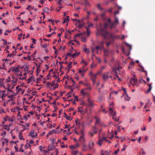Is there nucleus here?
Masks as SVG:
<instances>
[{
  "label": "nucleus",
  "instance_id": "423d86ee",
  "mask_svg": "<svg viewBox=\"0 0 155 155\" xmlns=\"http://www.w3.org/2000/svg\"><path fill=\"white\" fill-rule=\"evenodd\" d=\"M94 118L96 119V122L95 123V125L97 124H98L99 125H101V120L99 118H98L97 117V116H95L94 117Z\"/></svg>",
  "mask_w": 155,
  "mask_h": 155
},
{
  "label": "nucleus",
  "instance_id": "9d476101",
  "mask_svg": "<svg viewBox=\"0 0 155 155\" xmlns=\"http://www.w3.org/2000/svg\"><path fill=\"white\" fill-rule=\"evenodd\" d=\"M30 136L31 137H33L37 136V133H36L35 135H34V131L31 130L30 132Z\"/></svg>",
  "mask_w": 155,
  "mask_h": 155
},
{
  "label": "nucleus",
  "instance_id": "0eeeda50",
  "mask_svg": "<svg viewBox=\"0 0 155 155\" xmlns=\"http://www.w3.org/2000/svg\"><path fill=\"white\" fill-rule=\"evenodd\" d=\"M67 18H64V21L62 22L63 24L65 23L66 22H67V25H68V22L69 21L70 19H69V16H67Z\"/></svg>",
  "mask_w": 155,
  "mask_h": 155
},
{
  "label": "nucleus",
  "instance_id": "72a5a7b5",
  "mask_svg": "<svg viewBox=\"0 0 155 155\" xmlns=\"http://www.w3.org/2000/svg\"><path fill=\"white\" fill-rule=\"evenodd\" d=\"M17 80L16 79V80H13L12 81L13 84H14V85L16 84V82L17 81Z\"/></svg>",
  "mask_w": 155,
  "mask_h": 155
},
{
  "label": "nucleus",
  "instance_id": "ddd939ff",
  "mask_svg": "<svg viewBox=\"0 0 155 155\" xmlns=\"http://www.w3.org/2000/svg\"><path fill=\"white\" fill-rule=\"evenodd\" d=\"M103 141L101 139V138H100L98 141L97 142V143L100 146H101L103 144Z\"/></svg>",
  "mask_w": 155,
  "mask_h": 155
},
{
  "label": "nucleus",
  "instance_id": "4be33fe9",
  "mask_svg": "<svg viewBox=\"0 0 155 155\" xmlns=\"http://www.w3.org/2000/svg\"><path fill=\"white\" fill-rule=\"evenodd\" d=\"M95 49L97 51H99V50H101L102 49V48H101V47H100V46L99 45H98V46H96L95 47Z\"/></svg>",
  "mask_w": 155,
  "mask_h": 155
},
{
  "label": "nucleus",
  "instance_id": "f257e3e1",
  "mask_svg": "<svg viewBox=\"0 0 155 155\" xmlns=\"http://www.w3.org/2000/svg\"><path fill=\"white\" fill-rule=\"evenodd\" d=\"M97 35H102L104 39H108L114 41L115 39V36L112 33H109L105 29L101 28L97 29L96 32Z\"/></svg>",
  "mask_w": 155,
  "mask_h": 155
},
{
  "label": "nucleus",
  "instance_id": "79ce46f5",
  "mask_svg": "<svg viewBox=\"0 0 155 155\" xmlns=\"http://www.w3.org/2000/svg\"><path fill=\"white\" fill-rule=\"evenodd\" d=\"M2 40L4 41V45H6L7 43V41L5 40V39H3Z\"/></svg>",
  "mask_w": 155,
  "mask_h": 155
},
{
  "label": "nucleus",
  "instance_id": "f704fd0d",
  "mask_svg": "<svg viewBox=\"0 0 155 155\" xmlns=\"http://www.w3.org/2000/svg\"><path fill=\"white\" fill-rule=\"evenodd\" d=\"M70 147L71 149H75L76 148V147L74 145H72L71 146H70Z\"/></svg>",
  "mask_w": 155,
  "mask_h": 155
},
{
  "label": "nucleus",
  "instance_id": "69168bd1",
  "mask_svg": "<svg viewBox=\"0 0 155 155\" xmlns=\"http://www.w3.org/2000/svg\"><path fill=\"white\" fill-rule=\"evenodd\" d=\"M119 13V12L118 10L115 11V15H116V14H118Z\"/></svg>",
  "mask_w": 155,
  "mask_h": 155
},
{
  "label": "nucleus",
  "instance_id": "e433bc0d",
  "mask_svg": "<svg viewBox=\"0 0 155 155\" xmlns=\"http://www.w3.org/2000/svg\"><path fill=\"white\" fill-rule=\"evenodd\" d=\"M16 89L18 90V91H21V88H19V86H17L16 87Z\"/></svg>",
  "mask_w": 155,
  "mask_h": 155
},
{
  "label": "nucleus",
  "instance_id": "6ab92c4d",
  "mask_svg": "<svg viewBox=\"0 0 155 155\" xmlns=\"http://www.w3.org/2000/svg\"><path fill=\"white\" fill-rule=\"evenodd\" d=\"M55 81H53L51 82V83H50V82L47 83V85H51V86H52L54 85V82Z\"/></svg>",
  "mask_w": 155,
  "mask_h": 155
},
{
  "label": "nucleus",
  "instance_id": "2eb2a0df",
  "mask_svg": "<svg viewBox=\"0 0 155 155\" xmlns=\"http://www.w3.org/2000/svg\"><path fill=\"white\" fill-rule=\"evenodd\" d=\"M12 70L15 72H18L19 71V69L18 67H14Z\"/></svg>",
  "mask_w": 155,
  "mask_h": 155
},
{
  "label": "nucleus",
  "instance_id": "b1692460",
  "mask_svg": "<svg viewBox=\"0 0 155 155\" xmlns=\"http://www.w3.org/2000/svg\"><path fill=\"white\" fill-rule=\"evenodd\" d=\"M75 123L77 125L80 126V122L78 120H77L75 121Z\"/></svg>",
  "mask_w": 155,
  "mask_h": 155
},
{
  "label": "nucleus",
  "instance_id": "4468645a",
  "mask_svg": "<svg viewBox=\"0 0 155 155\" xmlns=\"http://www.w3.org/2000/svg\"><path fill=\"white\" fill-rule=\"evenodd\" d=\"M110 25V23H109V22L108 21V22H105L104 24V26L105 28H107L108 26L109 25Z\"/></svg>",
  "mask_w": 155,
  "mask_h": 155
},
{
  "label": "nucleus",
  "instance_id": "2f4dec72",
  "mask_svg": "<svg viewBox=\"0 0 155 155\" xmlns=\"http://www.w3.org/2000/svg\"><path fill=\"white\" fill-rule=\"evenodd\" d=\"M84 50L86 52H87L88 53H89L90 52V51L89 49L86 48H84Z\"/></svg>",
  "mask_w": 155,
  "mask_h": 155
},
{
  "label": "nucleus",
  "instance_id": "052dcab7",
  "mask_svg": "<svg viewBox=\"0 0 155 155\" xmlns=\"http://www.w3.org/2000/svg\"><path fill=\"white\" fill-rule=\"evenodd\" d=\"M4 79H2V78L0 79V84H1V83H2L4 81Z\"/></svg>",
  "mask_w": 155,
  "mask_h": 155
},
{
  "label": "nucleus",
  "instance_id": "4d7b16f0",
  "mask_svg": "<svg viewBox=\"0 0 155 155\" xmlns=\"http://www.w3.org/2000/svg\"><path fill=\"white\" fill-rule=\"evenodd\" d=\"M122 90L124 92V93H125V94H127L126 90V89L125 88H123Z\"/></svg>",
  "mask_w": 155,
  "mask_h": 155
},
{
  "label": "nucleus",
  "instance_id": "603ef678",
  "mask_svg": "<svg viewBox=\"0 0 155 155\" xmlns=\"http://www.w3.org/2000/svg\"><path fill=\"white\" fill-rule=\"evenodd\" d=\"M41 47L44 48H46L47 47V45H41Z\"/></svg>",
  "mask_w": 155,
  "mask_h": 155
},
{
  "label": "nucleus",
  "instance_id": "09e8293b",
  "mask_svg": "<svg viewBox=\"0 0 155 155\" xmlns=\"http://www.w3.org/2000/svg\"><path fill=\"white\" fill-rule=\"evenodd\" d=\"M120 150L119 149H118L117 150H115L114 152V154H116L118 153V152Z\"/></svg>",
  "mask_w": 155,
  "mask_h": 155
},
{
  "label": "nucleus",
  "instance_id": "dca6fc26",
  "mask_svg": "<svg viewBox=\"0 0 155 155\" xmlns=\"http://www.w3.org/2000/svg\"><path fill=\"white\" fill-rule=\"evenodd\" d=\"M104 43V41H102L99 43V45L101 47L102 49H103L104 48L103 44Z\"/></svg>",
  "mask_w": 155,
  "mask_h": 155
},
{
  "label": "nucleus",
  "instance_id": "f3484780",
  "mask_svg": "<svg viewBox=\"0 0 155 155\" xmlns=\"http://www.w3.org/2000/svg\"><path fill=\"white\" fill-rule=\"evenodd\" d=\"M109 78V77L107 74H105L103 75V79L104 80H106L107 79Z\"/></svg>",
  "mask_w": 155,
  "mask_h": 155
},
{
  "label": "nucleus",
  "instance_id": "f03ea898",
  "mask_svg": "<svg viewBox=\"0 0 155 155\" xmlns=\"http://www.w3.org/2000/svg\"><path fill=\"white\" fill-rule=\"evenodd\" d=\"M114 18L115 20L113 22H111V19L110 18H108L107 19V21H108L109 23H110V28L111 29L116 28L117 25L119 23L118 19L117 17L115 15Z\"/></svg>",
  "mask_w": 155,
  "mask_h": 155
},
{
  "label": "nucleus",
  "instance_id": "864d4df0",
  "mask_svg": "<svg viewBox=\"0 0 155 155\" xmlns=\"http://www.w3.org/2000/svg\"><path fill=\"white\" fill-rule=\"evenodd\" d=\"M78 153L77 151H73L72 152L74 155H76Z\"/></svg>",
  "mask_w": 155,
  "mask_h": 155
},
{
  "label": "nucleus",
  "instance_id": "8fccbe9b",
  "mask_svg": "<svg viewBox=\"0 0 155 155\" xmlns=\"http://www.w3.org/2000/svg\"><path fill=\"white\" fill-rule=\"evenodd\" d=\"M102 13L101 14V16L102 17H103L105 15V12H101Z\"/></svg>",
  "mask_w": 155,
  "mask_h": 155
},
{
  "label": "nucleus",
  "instance_id": "338daca9",
  "mask_svg": "<svg viewBox=\"0 0 155 155\" xmlns=\"http://www.w3.org/2000/svg\"><path fill=\"white\" fill-rule=\"evenodd\" d=\"M45 68H46V69L47 70V69H49V66H48V65H47V64H45Z\"/></svg>",
  "mask_w": 155,
  "mask_h": 155
},
{
  "label": "nucleus",
  "instance_id": "1a4fd4ad",
  "mask_svg": "<svg viewBox=\"0 0 155 155\" xmlns=\"http://www.w3.org/2000/svg\"><path fill=\"white\" fill-rule=\"evenodd\" d=\"M64 117H65L67 120H72V118H71V116H68L65 113H64Z\"/></svg>",
  "mask_w": 155,
  "mask_h": 155
},
{
  "label": "nucleus",
  "instance_id": "a19ab883",
  "mask_svg": "<svg viewBox=\"0 0 155 155\" xmlns=\"http://www.w3.org/2000/svg\"><path fill=\"white\" fill-rule=\"evenodd\" d=\"M115 36V38H117V39H120V36L119 35H117L114 36Z\"/></svg>",
  "mask_w": 155,
  "mask_h": 155
},
{
  "label": "nucleus",
  "instance_id": "37998d69",
  "mask_svg": "<svg viewBox=\"0 0 155 155\" xmlns=\"http://www.w3.org/2000/svg\"><path fill=\"white\" fill-rule=\"evenodd\" d=\"M76 53H74V54H71V57L72 58H74L75 56H76Z\"/></svg>",
  "mask_w": 155,
  "mask_h": 155
},
{
  "label": "nucleus",
  "instance_id": "20e7f679",
  "mask_svg": "<svg viewBox=\"0 0 155 155\" xmlns=\"http://www.w3.org/2000/svg\"><path fill=\"white\" fill-rule=\"evenodd\" d=\"M79 141L82 144L85 143V140L84 137L83 133L82 134V135L79 138Z\"/></svg>",
  "mask_w": 155,
  "mask_h": 155
},
{
  "label": "nucleus",
  "instance_id": "3c124183",
  "mask_svg": "<svg viewBox=\"0 0 155 155\" xmlns=\"http://www.w3.org/2000/svg\"><path fill=\"white\" fill-rule=\"evenodd\" d=\"M18 137H19V138L20 139H23V140H24L23 137L22 136V135H19L18 136Z\"/></svg>",
  "mask_w": 155,
  "mask_h": 155
},
{
  "label": "nucleus",
  "instance_id": "680f3d73",
  "mask_svg": "<svg viewBox=\"0 0 155 155\" xmlns=\"http://www.w3.org/2000/svg\"><path fill=\"white\" fill-rule=\"evenodd\" d=\"M93 25L92 23H89L88 24V27H87V28H88L89 27H90L91 26H92Z\"/></svg>",
  "mask_w": 155,
  "mask_h": 155
},
{
  "label": "nucleus",
  "instance_id": "a211bd4d",
  "mask_svg": "<svg viewBox=\"0 0 155 155\" xmlns=\"http://www.w3.org/2000/svg\"><path fill=\"white\" fill-rule=\"evenodd\" d=\"M101 155H109V153L107 151H105L104 153H107V154H104V153L103 151V150H101Z\"/></svg>",
  "mask_w": 155,
  "mask_h": 155
},
{
  "label": "nucleus",
  "instance_id": "bb28decb",
  "mask_svg": "<svg viewBox=\"0 0 155 155\" xmlns=\"http://www.w3.org/2000/svg\"><path fill=\"white\" fill-rule=\"evenodd\" d=\"M98 74L97 73L95 74H93L92 75V76L91 77V79H93V78H96V75Z\"/></svg>",
  "mask_w": 155,
  "mask_h": 155
},
{
  "label": "nucleus",
  "instance_id": "7c9ffc66",
  "mask_svg": "<svg viewBox=\"0 0 155 155\" xmlns=\"http://www.w3.org/2000/svg\"><path fill=\"white\" fill-rule=\"evenodd\" d=\"M8 125H6L5 127V129L7 131H9L10 130V128L8 127Z\"/></svg>",
  "mask_w": 155,
  "mask_h": 155
},
{
  "label": "nucleus",
  "instance_id": "6e6552de",
  "mask_svg": "<svg viewBox=\"0 0 155 155\" xmlns=\"http://www.w3.org/2000/svg\"><path fill=\"white\" fill-rule=\"evenodd\" d=\"M35 81V80L34 79V76H31L30 78H29L28 79V80L27 81V83H30L31 81Z\"/></svg>",
  "mask_w": 155,
  "mask_h": 155
},
{
  "label": "nucleus",
  "instance_id": "5fc2aeb1",
  "mask_svg": "<svg viewBox=\"0 0 155 155\" xmlns=\"http://www.w3.org/2000/svg\"><path fill=\"white\" fill-rule=\"evenodd\" d=\"M8 117H5V118H4L3 119L4 120H5V121H7L8 120Z\"/></svg>",
  "mask_w": 155,
  "mask_h": 155
},
{
  "label": "nucleus",
  "instance_id": "ea45409f",
  "mask_svg": "<svg viewBox=\"0 0 155 155\" xmlns=\"http://www.w3.org/2000/svg\"><path fill=\"white\" fill-rule=\"evenodd\" d=\"M92 80L93 81L92 84L93 85H94L95 84L96 82L95 79V78H93V79H92Z\"/></svg>",
  "mask_w": 155,
  "mask_h": 155
},
{
  "label": "nucleus",
  "instance_id": "5701e85b",
  "mask_svg": "<svg viewBox=\"0 0 155 155\" xmlns=\"http://www.w3.org/2000/svg\"><path fill=\"white\" fill-rule=\"evenodd\" d=\"M126 96V97H125V100L129 101L130 99V97H128V95L127 93L126 94H125Z\"/></svg>",
  "mask_w": 155,
  "mask_h": 155
},
{
  "label": "nucleus",
  "instance_id": "c85d7f7f",
  "mask_svg": "<svg viewBox=\"0 0 155 155\" xmlns=\"http://www.w3.org/2000/svg\"><path fill=\"white\" fill-rule=\"evenodd\" d=\"M72 62H71L69 63V64L68 65V67L69 68V69L72 67L71 64Z\"/></svg>",
  "mask_w": 155,
  "mask_h": 155
},
{
  "label": "nucleus",
  "instance_id": "a18cd8bd",
  "mask_svg": "<svg viewBox=\"0 0 155 155\" xmlns=\"http://www.w3.org/2000/svg\"><path fill=\"white\" fill-rule=\"evenodd\" d=\"M85 5H89L90 4L89 3V2H88L87 1V0H85Z\"/></svg>",
  "mask_w": 155,
  "mask_h": 155
},
{
  "label": "nucleus",
  "instance_id": "e2e57ef3",
  "mask_svg": "<svg viewBox=\"0 0 155 155\" xmlns=\"http://www.w3.org/2000/svg\"><path fill=\"white\" fill-rule=\"evenodd\" d=\"M102 111L103 112H104V113H107V111H105V109H104V108H103V109H102Z\"/></svg>",
  "mask_w": 155,
  "mask_h": 155
},
{
  "label": "nucleus",
  "instance_id": "c03bdc74",
  "mask_svg": "<svg viewBox=\"0 0 155 155\" xmlns=\"http://www.w3.org/2000/svg\"><path fill=\"white\" fill-rule=\"evenodd\" d=\"M6 81L7 82H8L10 81V76H9L8 78L6 79Z\"/></svg>",
  "mask_w": 155,
  "mask_h": 155
},
{
  "label": "nucleus",
  "instance_id": "9b49d317",
  "mask_svg": "<svg viewBox=\"0 0 155 155\" xmlns=\"http://www.w3.org/2000/svg\"><path fill=\"white\" fill-rule=\"evenodd\" d=\"M83 145V148H82V150L83 151H85L87 150V149L86 148L87 145L85 143L82 144Z\"/></svg>",
  "mask_w": 155,
  "mask_h": 155
},
{
  "label": "nucleus",
  "instance_id": "bf43d9fd",
  "mask_svg": "<svg viewBox=\"0 0 155 155\" xmlns=\"http://www.w3.org/2000/svg\"><path fill=\"white\" fill-rule=\"evenodd\" d=\"M78 71L79 73L81 74L82 72H84L83 71H82L81 69H79L78 70Z\"/></svg>",
  "mask_w": 155,
  "mask_h": 155
},
{
  "label": "nucleus",
  "instance_id": "4c0bfd02",
  "mask_svg": "<svg viewBox=\"0 0 155 155\" xmlns=\"http://www.w3.org/2000/svg\"><path fill=\"white\" fill-rule=\"evenodd\" d=\"M86 29H87V36H89V34H90V31H89L88 28H86Z\"/></svg>",
  "mask_w": 155,
  "mask_h": 155
},
{
  "label": "nucleus",
  "instance_id": "473e14b6",
  "mask_svg": "<svg viewBox=\"0 0 155 155\" xmlns=\"http://www.w3.org/2000/svg\"><path fill=\"white\" fill-rule=\"evenodd\" d=\"M93 147L92 146H91L90 144H88V149L90 150H91Z\"/></svg>",
  "mask_w": 155,
  "mask_h": 155
},
{
  "label": "nucleus",
  "instance_id": "39448f33",
  "mask_svg": "<svg viewBox=\"0 0 155 155\" xmlns=\"http://www.w3.org/2000/svg\"><path fill=\"white\" fill-rule=\"evenodd\" d=\"M87 102H88V106L91 107H93L94 106V104L93 102L90 100V98L88 99Z\"/></svg>",
  "mask_w": 155,
  "mask_h": 155
},
{
  "label": "nucleus",
  "instance_id": "de8ad7c7",
  "mask_svg": "<svg viewBox=\"0 0 155 155\" xmlns=\"http://www.w3.org/2000/svg\"><path fill=\"white\" fill-rule=\"evenodd\" d=\"M111 43L110 41L107 42H106V45L107 47H108Z\"/></svg>",
  "mask_w": 155,
  "mask_h": 155
},
{
  "label": "nucleus",
  "instance_id": "a878e982",
  "mask_svg": "<svg viewBox=\"0 0 155 155\" xmlns=\"http://www.w3.org/2000/svg\"><path fill=\"white\" fill-rule=\"evenodd\" d=\"M84 25V24L83 23L82 24L81 23H79V24L78 26L79 27V28L80 29V28H81Z\"/></svg>",
  "mask_w": 155,
  "mask_h": 155
},
{
  "label": "nucleus",
  "instance_id": "0e129e2a",
  "mask_svg": "<svg viewBox=\"0 0 155 155\" xmlns=\"http://www.w3.org/2000/svg\"><path fill=\"white\" fill-rule=\"evenodd\" d=\"M101 139L103 141L104 140L107 141V140L106 139V138L105 137H104L103 138H101Z\"/></svg>",
  "mask_w": 155,
  "mask_h": 155
},
{
  "label": "nucleus",
  "instance_id": "49530a36",
  "mask_svg": "<svg viewBox=\"0 0 155 155\" xmlns=\"http://www.w3.org/2000/svg\"><path fill=\"white\" fill-rule=\"evenodd\" d=\"M15 56V55H14L13 54H8V56H9V57H12V58L14 57Z\"/></svg>",
  "mask_w": 155,
  "mask_h": 155
},
{
  "label": "nucleus",
  "instance_id": "58836bf2",
  "mask_svg": "<svg viewBox=\"0 0 155 155\" xmlns=\"http://www.w3.org/2000/svg\"><path fill=\"white\" fill-rule=\"evenodd\" d=\"M109 110L110 111V113H111L112 114H113V113H114V111L113 110V109L112 108H110V107H109Z\"/></svg>",
  "mask_w": 155,
  "mask_h": 155
},
{
  "label": "nucleus",
  "instance_id": "aec40b11",
  "mask_svg": "<svg viewBox=\"0 0 155 155\" xmlns=\"http://www.w3.org/2000/svg\"><path fill=\"white\" fill-rule=\"evenodd\" d=\"M4 91H2L1 98L2 99V100H3V98L6 96V94H5L4 92Z\"/></svg>",
  "mask_w": 155,
  "mask_h": 155
},
{
  "label": "nucleus",
  "instance_id": "f8f14e48",
  "mask_svg": "<svg viewBox=\"0 0 155 155\" xmlns=\"http://www.w3.org/2000/svg\"><path fill=\"white\" fill-rule=\"evenodd\" d=\"M97 6L98 8L101 11V12H106L105 10L101 7L100 4H98Z\"/></svg>",
  "mask_w": 155,
  "mask_h": 155
},
{
  "label": "nucleus",
  "instance_id": "412c9836",
  "mask_svg": "<svg viewBox=\"0 0 155 155\" xmlns=\"http://www.w3.org/2000/svg\"><path fill=\"white\" fill-rule=\"evenodd\" d=\"M131 81L134 82H135L137 81V79L136 78L135 75H134V77L132 78Z\"/></svg>",
  "mask_w": 155,
  "mask_h": 155
},
{
  "label": "nucleus",
  "instance_id": "7ed1b4c3",
  "mask_svg": "<svg viewBox=\"0 0 155 155\" xmlns=\"http://www.w3.org/2000/svg\"><path fill=\"white\" fill-rule=\"evenodd\" d=\"M97 132V127L95 125L93 127V129L89 132V134L92 137L94 136V134H96Z\"/></svg>",
  "mask_w": 155,
  "mask_h": 155
},
{
  "label": "nucleus",
  "instance_id": "6e6d98bb",
  "mask_svg": "<svg viewBox=\"0 0 155 155\" xmlns=\"http://www.w3.org/2000/svg\"><path fill=\"white\" fill-rule=\"evenodd\" d=\"M58 84H56V85L54 86V87L53 89H55L56 88H58Z\"/></svg>",
  "mask_w": 155,
  "mask_h": 155
},
{
  "label": "nucleus",
  "instance_id": "c756f323",
  "mask_svg": "<svg viewBox=\"0 0 155 155\" xmlns=\"http://www.w3.org/2000/svg\"><path fill=\"white\" fill-rule=\"evenodd\" d=\"M54 130H51L48 134H47V136H48L49 135H50L53 133V132H54Z\"/></svg>",
  "mask_w": 155,
  "mask_h": 155
},
{
  "label": "nucleus",
  "instance_id": "cd10ccee",
  "mask_svg": "<svg viewBox=\"0 0 155 155\" xmlns=\"http://www.w3.org/2000/svg\"><path fill=\"white\" fill-rule=\"evenodd\" d=\"M89 144H90L91 145V146H92L94 147V142H93V141H90L89 142Z\"/></svg>",
  "mask_w": 155,
  "mask_h": 155
},
{
  "label": "nucleus",
  "instance_id": "774afa93",
  "mask_svg": "<svg viewBox=\"0 0 155 155\" xmlns=\"http://www.w3.org/2000/svg\"><path fill=\"white\" fill-rule=\"evenodd\" d=\"M29 143L30 144H32L33 143V141L32 140H29Z\"/></svg>",
  "mask_w": 155,
  "mask_h": 155
},
{
  "label": "nucleus",
  "instance_id": "13d9d810",
  "mask_svg": "<svg viewBox=\"0 0 155 155\" xmlns=\"http://www.w3.org/2000/svg\"><path fill=\"white\" fill-rule=\"evenodd\" d=\"M4 140L5 141V142L6 143H8V140L7 139H4Z\"/></svg>",
  "mask_w": 155,
  "mask_h": 155
},
{
  "label": "nucleus",
  "instance_id": "c9c22d12",
  "mask_svg": "<svg viewBox=\"0 0 155 155\" xmlns=\"http://www.w3.org/2000/svg\"><path fill=\"white\" fill-rule=\"evenodd\" d=\"M87 87L85 88V89L86 90H89V91H90L91 90V87L90 85H88V86H87Z\"/></svg>",
  "mask_w": 155,
  "mask_h": 155
},
{
  "label": "nucleus",
  "instance_id": "393cba45",
  "mask_svg": "<svg viewBox=\"0 0 155 155\" xmlns=\"http://www.w3.org/2000/svg\"><path fill=\"white\" fill-rule=\"evenodd\" d=\"M40 65H39L38 66V67H37V68L36 71H37V72L38 73H39L40 71Z\"/></svg>",
  "mask_w": 155,
  "mask_h": 155
}]
</instances>
